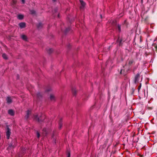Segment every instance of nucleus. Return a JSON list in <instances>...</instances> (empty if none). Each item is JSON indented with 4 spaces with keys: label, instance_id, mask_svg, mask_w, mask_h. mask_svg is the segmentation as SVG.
I'll list each match as a JSON object with an SVG mask.
<instances>
[{
    "label": "nucleus",
    "instance_id": "6",
    "mask_svg": "<svg viewBox=\"0 0 157 157\" xmlns=\"http://www.w3.org/2000/svg\"><path fill=\"white\" fill-rule=\"evenodd\" d=\"M19 26L21 28H23L25 27V23L21 22L19 24Z\"/></svg>",
    "mask_w": 157,
    "mask_h": 157
},
{
    "label": "nucleus",
    "instance_id": "20",
    "mask_svg": "<svg viewBox=\"0 0 157 157\" xmlns=\"http://www.w3.org/2000/svg\"><path fill=\"white\" fill-rule=\"evenodd\" d=\"M72 91L73 92V93H75V94L76 92L75 90V89H72Z\"/></svg>",
    "mask_w": 157,
    "mask_h": 157
},
{
    "label": "nucleus",
    "instance_id": "9",
    "mask_svg": "<svg viewBox=\"0 0 157 157\" xmlns=\"http://www.w3.org/2000/svg\"><path fill=\"white\" fill-rule=\"evenodd\" d=\"M6 101L8 103H10L12 102V100L10 97H8L6 98Z\"/></svg>",
    "mask_w": 157,
    "mask_h": 157
},
{
    "label": "nucleus",
    "instance_id": "13",
    "mask_svg": "<svg viewBox=\"0 0 157 157\" xmlns=\"http://www.w3.org/2000/svg\"><path fill=\"white\" fill-rule=\"evenodd\" d=\"M134 62V61L133 60H130L128 61V64L130 65H131Z\"/></svg>",
    "mask_w": 157,
    "mask_h": 157
},
{
    "label": "nucleus",
    "instance_id": "5",
    "mask_svg": "<svg viewBox=\"0 0 157 157\" xmlns=\"http://www.w3.org/2000/svg\"><path fill=\"white\" fill-rule=\"evenodd\" d=\"M56 98L55 96L53 94H51L50 95V100L52 101H54L55 100Z\"/></svg>",
    "mask_w": 157,
    "mask_h": 157
},
{
    "label": "nucleus",
    "instance_id": "2",
    "mask_svg": "<svg viewBox=\"0 0 157 157\" xmlns=\"http://www.w3.org/2000/svg\"><path fill=\"white\" fill-rule=\"evenodd\" d=\"M10 130L9 128L8 127H7V131L6 132V136L7 138L8 139H9L10 137Z\"/></svg>",
    "mask_w": 157,
    "mask_h": 157
},
{
    "label": "nucleus",
    "instance_id": "17",
    "mask_svg": "<svg viewBox=\"0 0 157 157\" xmlns=\"http://www.w3.org/2000/svg\"><path fill=\"white\" fill-rule=\"evenodd\" d=\"M117 29L118 31L120 32L121 31V26L119 25H117Z\"/></svg>",
    "mask_w": 157,
    "mask_h": 157
},
{
    "label": "nucleus",
    "instance_id": "16",
    "mask_svg": "<svg viewBox=\"0 0 157 157\" xmlns=\"http://www.w3.org/2000/svg\"><path fill=\"white\" fill-rule=\"evenodd\" d=\"M31 13L32 14H33L35 13L36 12L35 10H31L30 11Z\"/></svg>",
    "mask_w": 157,
    "mask_h": 157
},
{
    "label": "nucleus",
    "instance_id": "4",
    "mask_svg": "<svg viewBox=\"0 0 157 157\" xmlns=\"http://www.w3.org/2000/svg\"><path fill=\"white\" fill-rule=\"evenodd\" d=\"M81 4V5L80 7L81 9H82L85 6V3L82 0H79Z\"/></svg>",
    "mask_w": 157,
    "mask_h": 157
},
{
    "label": "nucleus",
    "instance_id": "18",
    "mask_svg": "<svg viewBox=\"0 0 157 157\" xmlns=\"http://www.w3.org/2000/svg\"><path fill=\"white\" fill-rule=\"evenodd\" d=\"M42 26V24L41 23H39L37 25V27L39 28L40 27H41Z\"/></svg>",
    "mask_w": 157,
    "mask_h": 157
},
{
    "label": "nucleus",
    "instance_id": "22",
    "mask_svg": "<svg viewBox=\"0 0 157 157\" xmlns=\"http://www.w3.org/2000/svg\"><path fill=\"white\" fill-rule=\"evenodd\" d=\"M67 157H70V152H68L67 154Z\"/></svg>",
    "mask_w": 157,
    "mask_h": 157
},
{
    "label": "nucleus",
    "instance_id": "23",
    "mask_svg": "<svg viewBox=\"0 0 157 157\" xmlns=\"http://www.w3.org/2000/svg\"><path fill=\"white\" fill-rule=\"evenodd\" d=\"M154 47L156 49V50H157V44H155L154 45Z\"/></svg>",
    "mask_w": 157,
    "mask_h": 157
},
{
    "label": "nucleus",
    "instance_id": "19",
    "mask_svg": "<svg viewBox=\"0 0 157 157\" xmlns=\"http://www.w3.org/2000/svg\"><path fill=\"white\" fill-rule=\"evenodd\" d=\"M37 95L38 97H39L40 96H41V94L40 93H38Z\"/></svg>",
    "mask_w": 157,
    "mask_h": 157
},
{
    "label": "nucleus",
    "instance_id": "32",
    "mask_svg": "<svg viewBox=\"0 0 157 157\" xmlns=\"http://www.w3.org/2000/svg\"><path fill=\"white\" fill-rule=\"evenodd\" d=\"M140 88V87H139V88H138V89H139V88Z\"/></svg>",
    "mask_w": 157,
    "mask_h": 157
},
{
    "label": "nucleus",
    "instance_id": "12",
    "mask_svg": "<svg viewBox=\"0 0 157 157\" xmlns=\"http://www.w3.org/2000/svg\"><path fill=\"white\" fill-rule=\"evenodd\" d=\"M43 133L46 135L47 134V130L46 128H44L43 129Z\"/></svg>",
    "mask_w": 157,
    "mask_h": 157
},
{
    "label": "nucleus",
    "instance_id": "30",
    "mask_svg": "<svg viewBox=\"0 0 157 157\" xmlns=\"http://www.w3.org/2000/svg\"><path fill=\"white\" fill-rule=\"evenodd\" d=\"M156 40V39H155V40H154V41H155Z\"/></svg>",
    "mask_w": 157,
    "mask_h": 157
},
{
    "label": "nucleus",
    "instance_id": "8",
    "mask_svg": "<svg viewBox=\"0 0 157 157\" xmlns=\"http://www.w3.org/2000/svg\"><path fill=\"white\" fill-rule=\"evenodd\" d=\"M31 113V111L29 110L27 111L26 115L25 116L26 119H28L29 117V115Z\"/></svg>",
    "mask_w": 157,
    "mask_h": 157
},
{
    "label": "nucleus",
    "instance_id": "34",
    "mask_svg": "<svg viewBox=\"0 0 157 157\" xmlns=\"http://www.w3.org/2000/svg\"><path fill=\"white\" fill-rule=\"evenodd\" d=\"M108 61H107L106 63H108Z\"/></svg>",
    "mask_w": 157,
    "mask_h": 157
},
{
    "label": "nucleus",
    "instance_id": "31",
    "mask_svg": "<svg viewBox=\"0 0 157 157\" xmlns=\"http://www.w3.org/2000/svg\"><path fill=\"white\" fill-rule=\"evenodd\" d=\"M140 88V87H139V88H138V89H139V88Z\"/></svg>",
    "mask_w": 157,
    "mask_h": 157
},
{
    "label": "nucleus",
    "instance_id": "24",
    "mask_svg": "<svg viewBox=\"0 0 157 157\" xmlns=\"http://www.w3.org/2000/svg\"><path fill=\"white\" fill-rule=\"evenodd\" d=\"M21 1L22 2V3L24 4L25 2V0H21Z\"/></svg>",
    "mask_w": 157,
    "mask_h": 157
},
{
    "label": "nucleus",
    "instance_id": "33",
    "mask_svg": "<svg viewBox=\"0 0 157 157\" xmlns=\"http://www.w3.org/2000/svg\"><path fill=\"white\" fill-rule=\"evenodd\" d=\"M140 88V87H139V88H138V89H139V88Z\"/></svg>",
    "mask_w": 157,
    "mask_h": 157
},
{
    "label": "nucleus",
    "instance_id": "26",
    "mask_svg": "<svg viewBox=\"0 0 157 157\" xmlns=\"http://www.w3.org/2000/svg\"><path fill=\"white\" fill-rule=\"evenodd\" d=\"M100 16H101V18H102V17H102V16H101V15H100Z\"/></svg>",
    "mask_w": 157,
    "mask_h": 157
},
{
    "label": "nucleus",
    "instance_id": "29",
    "mask_svg": "<svg viewBox=\"0 0 157 157\" xmlns=\"http://www.w3.org/2000/svg\"><path fill=\"white\" fill-rule=\"evenodd\" d=\"M121 42V41L120 42V44Z\"/></svg>",
    "mask_w": 157,
    "mask_h": 157
},
{
    "label": "nucleus",
    "instance_id": "14",
    "mask_svg": "<svg viewBox=\"0 0 157 157\" xmlns=\"http://www.w3.org/2000/svg\"><path fill=\"white\" fill-rule=\"evenodd\" d=\"M2 56L3 58L5 59H7V56L5 54H3L2 55Z\"/></svg>",
    "mask_w": 157,
    "mask_h": 157
},
{
    "label": "nucleus",
    "instance_id": "1",
    "mask_svg": "<svg viewBox=\"0 0 157 157\" xmlns=\"http://www.w3.org/2000/svg\"><path fill=\"white\" fill-rule=\"evenodd\" d=\"M42 117H45L44 115L40 114V115L36 114L34 116V119L37 120L39 122L42 121L43 119L42 118Z\"/></svg>",
    "mask_w": 157,
    "mask_h": 157
},
{
    "label": "nucleus",
    "instance_id": "27",
    "mask_svg": "<svg viewBox=\"0 0 157 157\" xmlns=\"http://www.w3.org/2000/svg\"><path fill=\"white\" fill-rule=\"evenodd\" d=\"M53 1L55 2L56 1V0H53Z\"/></svg>",
    "mask_w": 157,
    "mask_h": 157
},
{
    "label": "nucleus",
    "instance_id": "11",
    "mask_svg": "<svg viewBox=\"0 0 157 157\" xmlns=\"http://www.w3.org/2000/svg\"><path fill=\"white\" fill-rule=\"evenodd\" d=\"M17 18L20 20H21L23 18V15L21 14H19L17 16Z\"/></svg>",
    "mask_w": 157,
    "mask_h": 157
},
{
    "label": "nucleus",
    "instance_id": "3",
    "mask_svg": "<svg viewBox=\"0 0 157 157\" xmlns=\"http://www.w3.org/2000/svg\"><path fill=\"white\" fill-rule=\"evenodd\" d=\"M140 77V74L138 73L135 76L134 82L135 83L137 82L139 80Z\"/></svg>",
    "mask_w": 157,
    "mask_h": 157
},
{
    "label": "nucleus",
    "instance_id": "21",
    "mask_svg": "<svg viewBox=\"0 0 157 157\" xmlns=\"http://www.w3.org/2000/svg\"><path fill=\"white\" fill-rule=\"evenodd\" d=\"M37 137L39 138L40 136V134L38 132H37Z\"/></svg>",
    "mask_w": 157,
    "mask_h": 157
},
{
    "label": "nucleus",
    "instance_id": "15",
    "mask_svg": "<svg viewBox=\"0 0 157 157\" xmlns=\"http://www.w3.org/2000/svg\"><path fill=\"white\" fill-rule=\"evenodd\" d=\"M59 129H60L62 128V123L61 121H60V122H59Z\"/></svg>",
    "mask_w": 157,
    "mask_h": 157
},
{
    "label": "nucleus",
    "instance_id": "25",
    "mask_svg": "<svg viewBox=\"0 0 157 157\" xmlns=\"http://www.w3.org/2000/svg\"><path fill=\"white\" fill-rule=\"evenodd\" d=\"M120 41L119 38L117 40V42H118Z\"/></svg>",
    "mask_w": 157,
    "mask_h": 157
},
{
    "label": "nucleus",
    "instance_id": "28",
    "mask_svg": "<svg viewBox=\"0 0 157 157\" xmlns=\"http://www.w3.org/2000/svg\"><path fill=\"white\" fill-rule=\"evenodd\" d=\"M143 0H141V2H143Z\"/></svg>",
    "mask_w": 157,
    "mask_h": 157
},
{
    "label": "nucleus",
    "instance_id": "10",
    "mask_svg": "<svg viewBox=\"0 0 157 157\" xmlns=\"http://www.w3.org/2000/svg\"><path fill=\"white\" fill-rule=\"evenodd\" d=\"M21 38L24 40H27V36L25 35H22L21 36Z\"/></svg>",
    "mask_w": 157,
    "mask_h": 157
},
{
    "label": "nucleus",
    "instance_id": "7",
    "mask_svg": "<svg viewBox=\"0 0 157 157\" xmlns=\"http://www.w3.org/2000/svg\"><path fill=\"white\" fill-rule=\"evenodd\" d=\"M8 113L11 116H13L14 115V112L12 109H10L8 111Z\"/></svg>",
    "mask_w": 157,
    "mask_h": 157
}]
</instances>
